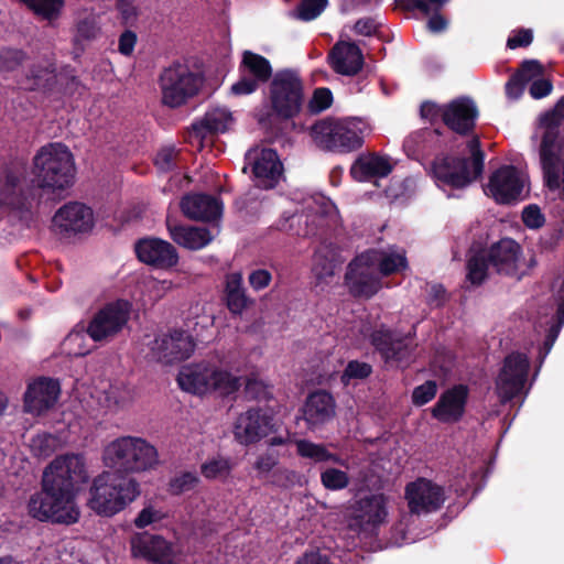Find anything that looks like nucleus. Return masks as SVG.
<instances>
[{"instance_id":"1","label":"nucleus","mask_w":564,"mask_h":564,"mask_svg":"<svg viewBox=\"0 0 564 564\" xmlns=\"http://www.w3.org/2000/svg\"><path fill=\"white\" fill-rule=\"evenodd\" d=\"M82 454L57 456L43 471V498L37 507V520L73 524L79 519L75 502L77 485L87 480Z\"/></svg>"},{"instance_id":"2","label":"nucleus","mask_w":564,"mask_h":564,"mask_svg":"<svg viewBox=\"0 0 564 564\" xmlns=\"http://www.w3.org/2000/svg\"><path fill=\"white\" fill-rule=\"evenodd\" d=\"M564 122V96L538 119L541 131L538 147L540 167L544 186L550 192L560 191L564 202V137L561 127Z\"/></svg>"},{"instance_id":"3","label":"nucleus","mask_w":564,"mask_h":564,"mask_svg":"<svg viewBox=\"0 0 564 564\" xmlns=\"http://www.w3.org/2000/svg\"><path fill=\"white\" fill-rule=\"evenodd\" d=\"M73 154L62 143H51L37 151L39 198L57 202L65 197L75 180Z\"/></svg>"},{"instance_id":"4","label":"nucleus","mask_w":564,"mask_h":564,"mask_svg":"<svg viewBox=\"0 0 564 564\" xmlns=\"http://www.w3.org/2000/svg\"><path fill=\"white\" fill-rule=\"evenodd\" d=\"M466 147L469 158L451 153H441L434 158L431 170L438 185L463 189L481 178L486 154L479 137L471 138Z\"/></svg>"},{"instance_id":"5","label":"nucleus","mask_w":564,"mask_h":564,"mask_svg":"<svg viewBox=\"0 0 564 564\" xmlns=\"http://www.w3.org/2000/svg\"><path fill=\"white\" fill-rule=\"evenodd\" d=\"M139 495L140 485L133 477L104 470L93 479L87 506L98 516L112 517Z\"/></svg>"},{"instance_id":"6","label":"nucleus","mask_w":564,"mask_h":564,"mask_svg":"<svg viewBox=\"0 0 564 564\" xmlns=\"http://www.w3.org/2000/svg\"><path fill=\"white\" fill-rule=\"evenodd\" d=\"M102 463L108 471L131 477L153 468L158 464V451L141 437L121 436L104 448Z\"/></svg>"},{"instance_id":"7","label":"nucleus","mask_w":564,"mask_h":564,"mask_svg":"<svg viewBox=\"0 0 564 564\" xmlns=\"http://www.w3.org/2000/svg\"><path fill=\"white\" fill-rule=\"evenodd\" d=\"M268 116L279 121L297 118L305 104L304 82L299 70L284 68L274 73L269 83Z\"/></svg>"},{"instance_id":"8","label":"nucleus","mask_w":564,"mask_h":564,"mask_svg":"<svg viewBox=\"0 0 564 564\" xmlns=\"http://www.w3.org/2000/svg\"><path fill=\"white\" fill-rule=\"evenodd\" d=\"M360 121L325 118L311 128L315 144L327 152L346 154L359 150L364 144Z\"/></svg>"},{"instance_id":"9","label":"nucleus","mask_w":564,"mask_h":564,"mask_svg":"<svg viewBox=\"0 0 564 564\" xmlns=\"http://www.w3.org/2000/svg\"><path fill=\"white\" fill-rule=\"evenodd\" d=\"M177 383L182 390L194 394L217 392L223 397L235 393L240 387L239 378L204 362L183 367Z\"/></svg>"},{"instance_id":"10","label":"nucleus","mask_w":564,"mask_h":564,"mask_svg":"<svg viewBox=\"0 0 564 564\" xmlns=\"http://www.w3.org/2000/svg\"><path fill=\"white\" fill-rule=\"evenodd\" d=\"M204 76L188 65L173 63L165 67L159 78L162 104L170 108H178L198 95L204 85Z\"/></svg>"},{"instance_id":"11","label":"nucleus","mask_w":564,"mask_h":564,"mask_svg":"<svg viewBox=\"0 0 564 564\" xmlns=\"http://www.w3.org/2000/svg\"><path fill=\"white\" fill-rule=\"evenodd\" d=\"M415 327L406 334L386 324L377 325L369 334V343L386 365L408 366L415 352Z\"/></svg>"},{"instance_id":"12","label":"nucleus","mask_w":564,"mask_h":564,"mask_svg":"<svg viewBox=\"0 0 564 564\" xmlns=\"http://www.w3.org/2000/svg\"><path fill=\"white\" fill-rule=\"evenodd\" d=\"M34 188L33 178L25 184V178H21L11 170H7L3 177H0V206H8L10 219L17 220L28 228L34 220L32 212V202L35 197Z\"/></svg>"},{"instance_id":"13","label":"nucleus","mask_w":564,"mask_h":564,"mask_svg":"<svg viewBox=\"0 0 564 564\" xmlns=\"http://www.w3.org/2000/svg\"><path fill=\"white\" fill-rule=\"evenodd\" d=\"M239 79L231 86L235 96H246L256 93L262 84L273 77L270 61L251 51H245L238 67Z\"/></svg>"},{"instance_id":"14","label":"nucleus","mask_w":564,"mask_h":564,"mask_svg":"<svg viewBox=\"0 0 564 564\" xmlns=\"http://www.w3.org/2000/svg\"><path fill=\"white\" fill-rule=\"evenodd\" d=\"M130 317L128 301H116L106 304L89 321L86 328L88 336L96 343L108 340L117 335Z\"/></svg>"},{"instance_id":"15","label":"nucleus","mask_w":564,"mask_h":564,"mask_svg":"<svg viewBox=\"0 0 564 564\" xmlns=\"http://www.w3.org/2000/svg\"><path fill=\"white\" fill-rule=\"evenodd\" d=\"M275 431L274 415L269 410L257 406L248 409L237 417L232 433L239 444L248 446Z\"/></svg>"},{"instance_id":"16","label":"nucleus","mask_w":564,"mask_h":564,"mask_svg":"<svg viewBox=\"0 0 564 564\" xmlns=\"http://www.w3.org/2000/svg\"><path fill=\"white\" fill-rule=\"evenodd\" d=\"M368 256L360 253L347 265L345 284L350 295L357 299H371L382 288L381 276L367 260Z\"/></svg>"},{"instance_id":"17","label":"nucleus","mask_w":564,"mask_h":564,"mask_svg":"<svg viewBox=\"0 0 564 564\" xmlns=\"http://www.w3.org/2000/svg\"><path fill=\"white\" fill-rule=\"evenodd\" d=\"M530 360L525 354L514 351L506 356L497 379V389L502 402L518 397L527 382Z\"/></svg>"},{"instance_id":"18","label":"nucleus","mask_w":564,"mask_h":564,"mask_svg":"<svg viewBox=\"0 0 564 564\" xmlns=\"http://www.w3.org/2000/svg\"><path fill=\"white\" fill-rule=\"evenodd\" d=\"M479 109L470 97L460 96L445 104L443 123L454 133L474 138Z\"/></svg>"},{"instance_id":"19","label":"nucleus","mask_w":564,"mask_h":564,"mask_svg":"<svg viewBox=\"0 0 564 564\" xmlns=\"http://www.w3.org/2000/svg\"><path fill=\"white\" fill-rule=\"evenodd\" d=\"M524 184L514 165H502L491 173L486 186V194L501 205H509L520 199Z\"/></svg>"},{"instance_id":"20","label":"nucleus","mask_w":564,"mask_h":564,"mask_svg":"<svg viewBox=\"0 0 564 564\" xmlns=\"http://www.w3.org/2000/svg\"><path fill=\"white\" fill-rule=\"evenodd\" d=\"M134 252L140 262L158 270H171L180 260L176 248L156 237H145L135 241Z\"/></svg>"},{"instance_id":"21","label":"nucleus","mask_w":564,"mask_h":564,"mask_svg":"<svg viewBox=\"0 0 564 564\" xmlns=\"http://www.w3.org/2000/svg\"><path fill=\"white\" fill-rule=\"evenodd\" d=\"M405 497L410 511L417 514L438 510L445 500L443 487L425 478L408 484Z\"/></svg>"},{"instance_id":"22","label":"nucleus","mask_w":564,"mask_h":564,"mask_svg":"<svg viewBox=\"0 0 564 564\" xmlns=\"http://www.w3.org/2000/svg\"><path fill=\"white\" fill-rule=\"evenodd\" d=\"M469 389L466 384H455L443 391L431 409L433 419L444 424L458 423L466 412Z\"/></svg>"},{"instance_id":"23","label":"nucleus","mask_w":564,"mask_h":564,"mask_svg":"<svg viewBox=\"0 0 564 564\" xmlns=\"http://www.w3.org/2000/svg\"><path fill=\"white\" fill-rule=\"evenodd\" d=\"M193 337L185 330H173L170 334L158 336L152 350L165 364H173L188 359L195 350Z\"/></svg>"},{"instance_id":"24","label":"nucleus","mask_w":564,"mask_h":564,"mask_svg":"<svg viewBox=\"0 0 564 564\" xmlns=\"http://www.w3.org/2000/svg\"><path fill=\"white\" fill-rule=\"evenodd\" d=\"M52 223L62 235L86 232L94 225L93 212L82 203L69 202L55 213Z\"/></svg>"},{"instance_id":"25","label":"nucleus","mask_w":564,"mask_h":564,"mask_svg":"<svg viewBox=\"0 0 564 564\" xmlns=\"http://www.w3.org/2000/svg\"><path fill=\"white\" fill-rule=\"evenodd\" d=\"M133 555L158 564H174L173 544L159 534L135 533L131 538Z\"/></svg>"},{"instance_id":"26","label":"nucleus","mask_w":564,"mask_h":564,"mask_svg":"<svg viewBox=\"0 0 564 564\" xmlns=\"http://www.w3.org/2000/svg\"><path fill=\"white\" fill-rule=\"evenodd\" d=\"M490 265L500 275L517 276L519 259L522 253L521 246L512 238H501L485 250Z\"/></svg>"},{"instance_id":"27","label":"nucleus","mask_w":564,"mask_h":564,"mask_svg":"<svg viewBox=\"0 0 564 564\" xmlns=\"http://www.w3.org/2000/svg\"><path fill=\"white\" fill-rule=\"evenodd\" d=\"M246 161L251 165L252 174L260 186L272 188L276 185L283 165L275 150L264 148L260 151H249Z\"/></svg>"},{"instance_id":"28","label":"nucleus","mask_w":564,"mask_h":564,"mask_svg":"<svg viewBox=\"0 0 564 564\" xmlns=\"http://www.w3.org/2000/svg\"><path fill=\"white\" fill-rule=\"evenodd\" d=\"M184 216L193 220L212 221L221 216L223 204L209 194H187L180 203Z\"/></svg>"},{"instance_id":"29","label":"nucleus","mask_w":564,"mask_h":564,"mask_svg":"<svg viewBox=\"0 0 564 564\" xmlns=\"http://www.w3.org/2000/svg\"><path fill=\"white\" fill-rule=\"evenodd\" d=\"M334 397L326 390L310 393L303 406V417L310 427L323 425L336 414Z\"/></svg>"},{"instance_id":"30","label":"nucleus","mask_w":564,"mask_h":564,"mask_svg":"<svg viewBox=\"0 0 564 564\" xmlns=\"http://www.w3.org/2000/svg\"><path fill=\"white\" fill-rule=\"evenodd\" d=\"M328 58L333 69L340 75L354 76L364 66L362 52L354 42L337 43L332 48Z\"/></svg>"},{"instance_id":"31","label":"nucleus","mask_w":564,"mask_h":564,"mask_svg":"<svg viewBox=\"0 0 564 564\" xmlns=\"http://www.w3.org/2000/svg\"><path fill=\"white\" fill-rule=\"evenodd\" d=\"M223 301L234 316H241L254 304V300L247 294L240 272H231L225 276Z\"/></svg>"},{"instance_id":"32","label":"nucleus","mask_w":564,"mask_h":564,"mask_svg":"<svg viewBox=\"0 0 564 564\" xmlns=\"http://www.w3.org/2000/svg\"><path fill=\"white\" fill-rule=\"evenodd\" d=\"M392 172V165L387 158L378 154L359 155L350 167L355 181L366 182L372 177H386Z\"/></svg>"},{"instance_id":"33","label":"nucleus","mask_w":564,"mask_h":564,"mask_svg":"<svg viewBox=\"0 0 564 564\" xmlns=\"http://www.w3.org/2000/svg\"><path fill=\"white\" fill-rule=\"evenodd\" d=\"M167 229L175 243L189 250L203 249L213 240V235L205 227L171 225L167 220Z\"/></svg>"},{"instance_id":"34","label":"nucleus","mask_w":564,"mask_h":564,"mask_svg":"<svg viewBox=\"0 0 564 564\" xmlns=\"http://www.w3.org/2000/svg\"><path fill=\"white\" fill-rule=\"evenodd\" d=\"M232 121L231 113L226 109L216 108L207 111L200 120L192 123L196 137L205 138L209 134L224 133Z\"/></svg>"},{"instance_id":"35","label":"nucleus","mask_w":564,"mask_h":564,"mask_svg":"<svg viewBox=\"0 0 564 564\" xmlns=\"http://www.w3.org/2000/svg\"><path fill=\"white\" fill-rule=\"evenodd\" d=\"M386 505L387 500L382 494L369 495L356 502V511L358 517L368 524L379 525L388 516Z\"/></svg>"},{"instance_id":"36","label":"nucleus","mask_w":564,"mask_h":564,"mask_svg":"<svg viewBox=\"0 0 564 564\" xmlns=\"http://www.w3.org/2000/svg\"><path fill=\"white\" fill-rule=\"evenodd\" d=\"M368 262L376 268L380 276H389L400 269L406 268V258L397 253H387L377 249H368L362 252Z\"/></svg>"},{"instance_id":"37","label":"nucleus","mask_w":564,"mask_h":564,"mask_svg":"<svg viewBox=\"0 0 564 564\" xmlns=\"http://www.w3.org/2000/svg\"><path fill=\"white\" fill-rule=\"evenodd\" d=\"M62 394L58 379L37 376V417L52 410Z\"/></svg>"},{"instance_id":"38","label":"nucleus","mask_w":564,"mask_h":564,"mask_svg":"<svg viewBox=\"0 0 564 564\" xmlns=\"http://www.w3.org/2000/svg\"><path fill=\"white\" fill-rule=\"evenodd\" d=\"M53 78L57 85L58 93L65 97H80L87 90L77 76L75 68L69 65L64 66Z\"/></svg>"},{"instance_id":"39","label":"nucleus","mask_w":564,"mask_h":564,"mask_svg":"<svg viewBox=\"0 0 564 564\" xmlns=\"http://www.w3.org/2000/svg\"><path fill=\"white\" fill-rule=\"evenodd\" d=\"M489 265L485 250L476 252L466 262V280L474 286L481 285L488 278Z\"/></svg>"},{"instance_id":"40","label":"nucleus","mask_w":564,"mask_h":564,"mask_svg":"<svg viewBox=\"0 0 564 564\" xmlns=\"http://www.w3.org/2000/svg\"><path fill=\"white\" fill-rule=\"evenodd\" d=\"M100 33V28L94 15H87L78 19L75 22V34L73 37V45L76 50L83 52V42H90L95 40Z\"/></svg>"},{"instance_id":"41","label":"nucleus","mask_w":564,"mask_h":564,"mask_svg":"<svg viewBox=\"0 0 564 564\" xmlns=\"http://www.w3.org/2000/svg\"><path fill=\"white\" fill-rule=\"evenodd\" d=\"M65 8V0H37V21L56 28Z\"/></svg>"},{"instance_id":"42","label":"nucleus","mask_w":564,"mask_h":564,"mask_svg":"<svg viewBox=\"0 0 564 564\" xmlns=\"http://www.w3.org/2000/svg\"><path fill=\"white\" fill-rule=\"evenodd\" d=\"M231 469L230 460L221 456L210 458L200 465L202 475L209 480L226 478Z\"/></svg>"},{"instance_id":"43","label":"nucleus","mask_w":564,"mask_h":564,"mask_svg":"<svg viewBox=\"0 0 564 564\" xmlns=\"http://www.w3.org/2000/svg\"><path fill=\"white\" fill-rule=\"evenodd\" d=\"M349 475L336 467H328L321 473V484L330 491H339L348 487Z\"/></svg>"},{"instance_id":"44","label":"nucleus","mask_w":564,"mask_h":564,"mask_svg":"<svg viewBox=\"0 0 564 564\" xmlns=\"http://www.w3.org/2000/svg\"><path fill=\"white\" fill-rule=\"evenodd\" d=\"M372 373V366L365 361L350 360L346 365L340 381L344 386H348L351 380H364Z\"/></svg>"},{"instance_id":"45","label":"nucleus","mask_w":564,"mask_h":564,"mask_svg":"<svg viewBox=\"0 0 564 564\" xmlns=\"http://www.w3.org/2000/svg\"><path fill=\"white\" fill-rule=\"evenodd\" d=\"M26 58V54L19 48H0V74L14 72Z\"/></svg>"},{"instance_id":"46","label":"nucleus","mask_w":564,"mask_h":564,"mask_svg":"<svg viewBox=\"0 0 564 564\" xmlns=\"http://www.w3.org/2000/svg\"><path fill=\"white\" fill-rule=\"evenodd\" d=\"M199 482V478L194 471H183L173 477L169 482V490L172 495L178 496L193 490Z\"/></svg>"},{"instance_id":"47","label":"nucleus","mask_w":564,"mask_h":564,"mask_svg":"<svg viewBox=\"0 0 564 564\" xmlns=\"http://www.w3.org/2000/svg\"><path fill=\"white\" fill-rule=\"evenodd\" d=\"M297 455L303 458H310L314 463H324L326 446L324 444L313 443L308 440H296Z\"/></svg>"},{"instance_id":"48","label":"nucleus","mask_w":564,"mask_h":564,"mask_svg":"<svg viewBox=\"0 0 564 564\" xmlns=\"http://www.w3.org/2000/svg\"><path fill=\"white\" fill-rule=\"evenodd\" d=\"M333 94L327 87H318L313 91L311 99L308 100L307 108L313 115H317L332 106Z\"/></svg>"},{"instance_id":"49","label":"nucleus","mask_w":564,"mask_h":564,"mask_svg":"<svg viewBox=\"0 0 564 564\" xmlns=\"http://www.w3.org/2000/svg\"><path fill=\"white\" fill-rule=\"evenodd\" d=\"M437 393V383L434 380H426L424 383L415 387L412 391V403L415 406H422L432 401Z\"/></svg>"},{"instance_id":"50","label":"nucleus","mask_w":564,"mask_h":564,"mask_svg":"<svg viewBox=\"0 0 564 564\" xmlns=\"http://www.w3.org/2000/svg\"><path fill=\"white\" fill-rule=\"evenodd\" d=\"M303 476L295 470L278 468L272 474V484L281 488H292L302 485Z\"/></svg>"},{"instance_id":"51","label":"nucleus","mask_w":564,"mask_h":564,"mask_svg":"<svg viewBox=\"0 0 564 564\" xmlns=\"http://www.w3.org/2000/svg\"><path fill=\"white\" fill-rule=\"evenodd\" d=\"M328 0H301L297 15L303 21L316 19L326 8Z\"/></svg>"},{"instance_id":"52","label":"nucleus","mask_w":564,"mask_h":564,"mask_svg":"<svg viewBox=\"0 0 564 564\" xmlns=\"http://www.w3.org/2000/svg\"><path fill=\"white\" fill-rule=\"evenodd\" d=\"M544 73V66L538 59H525L516 72V78L521 77L527 84L538 79Z\"/></svg>"},{"instance_id":"53","label":"nucleus","mask_w":564,"mask_h":564,"mask_svg":"<svg viewBox=\"0 0 564 564\" xmlns=\"http://www.w3.org/2000/svg\"><path fill=\"white\" fill-rule=\"evenodd\" d=\"M522 221L528 228L538 229L544 225L545 217L538 205L530 204L522 210Z\"/></svg>"},{"instance_id":"54","label":"nucleus","mask_w":564,"mask_h":564,"mask_svg":"<svg viewBox=\"0 0 564 564\" xmlns=\"http://www.w3.org/2000/svg\"><path fill=\"white\" fill-rule=\"evenodd\" d=\"M280 456L276 452L268 451L259 455L253 464V468L260 475H267L279 464Z\"/></svg>"},{"instance_id":"55","label":"nucleus","mask_w":564,"mask_h":564,"mask_svg":"<svg viewBox=\"0 0 564 564\" xmlns=\"http://www.w3.org/2000/svg\"><path fill=\"white\" fill-rule=\"evenodd\" d=\"M176 156L177 152L174 148H163L156 153L154 164L162 172L172 171L176 166Z\"/></svg>"},{"instance_id":"56","label":"nucleus","mask_w":564,"mask_h":564,"mask_svg":"<svg viewBox=\"0 0 564 564\" xmlns=\"http://www.w3.org/2000/svg\"><path fill=\"white\" fill-rule=\"evenodd\" d=\"M382 23L377 21L373 17H366L358 19L354 24V32L362 36L376 35L381 28Z\"/></svg>"},{"instance_id":"57","label":"nucleus","mask_w":564,"mask_h":564,"mask_svg":"<svg viewBox=\"0 0 564 564\" xmlns=\"http://www.w3.org/2000/svg\"><path fill=\"white\" fill-rule=\"evenodd\" d=\"M533 41V32L531 29H518L507 40V47L516 50L518 47H528Z\"/></svg>"},{"instance_id":"58","label":"nucleus","mask_w":564,"mask_h":564,"mask_svg":"<svg viewBox=\"0 0 564 564\" xmlns=\"http://www.w3.org/2000/svg\"><path fill=\"white\" fill-rule=\"evenodd\" d=\"M444 109L445 104L438 105L434 101L426 100L422 102L420 107V115L423 119L429 120L431 123H435L438 119L443 121Z\"/></svg>"},{"instance_id":"59","label":"nucleus","mask_w":564,"mask_h":564,"mask_svg":"<svg viewBox=\"0 0 564 564\" xmlns=\"http://www.w3.org/2000/svg\"><path fill=\"white\" fill-rule=\"evenodd\" d=\"M162 517L161 511L154 509L152 506H148L139 512L134 519V525L138 529H144L145 527L160 521Z\"/></svg>"},{"instance_id":"60","label":"nucleus","mask_w":564,"mask_h":564,"mask_svg":"<svg viewBox=\"0 0 564 564\" xmlns=\"http://www.w3.org/2000/svg\"><path fill=\"white\" fill-rule=\"evenodd\" d=\"M271 280L272 274L265 269L253 270L248 276L250 286L256 291H260L269 286Z\"/></svg>"},{"instance_id":"61","label":"nucleus","mask_w":564,"mask_h":564,"mask_svg":"<svg viewBox=\"0 0 564 564\" xmlns=\"http://www.w3.org/2000/svg\"><path fill=\"white\" fill-rule=\"evenodd\" d=\"M137 40H138V37H137L135 32H133L131 30H124L120 34L119 41H118L119 53L124 56H130L134 51Z\"/></svg>"},{"instance_id":"62","label":"nucleus","mask_w":564,"mask_h":564,"mask_svg":"<svg viewBox=\"0 0 564 564\" xmlns=\"http://www.w3.org/2000/svg\"><path fill=\"white\" fill-rule=\"evenodd\" d=\"M553 84L550 79L538 78L531 83L529 93L534 99H542L552 93Z\"/></svg>"},{"instance_id":"63","label":"nucleus","mask_w":564,"mask_h":564,"mask_svg":"<svg viewBox=\"0 0 564 564\" xmlns=\"http://www.w3.org/2000/svg\"><path fill=\"white\" fill-rule=\"evenodd\" d=\"M295 564H333L329 557L318 551L305 552Z\"/></svg>"},{"instance_id":"64","label":"nucleus","mask_w":564,"mask_h":564,"mask_svg":"<svg viewBox=\"0 0 564 564\" xmlns=\"http://www.w3.org/2000/svg\"><path fill=\"white\" fill-rule=\"evenodd\" d=\"M446 290L442 284H433L430 288L427 295V303L437 307L444 305L446 302Z\"/></svg>"}]
</instances>
